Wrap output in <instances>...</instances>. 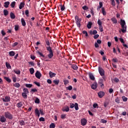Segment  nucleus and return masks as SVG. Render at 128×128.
Returning <instances> with one entry per match:
<instances>
[{
    "mask_svg": "<svg viewBox=\"0 0 128 128\" xmlns=\"http://www.w3.org/2000/svg\"><path fill=\"white\" fill-rule=\"evenodd\" d=\"M90 34H98V31L96 30H94V31H90Z\"/></svg>",
    "mask_w": 128,
    "mask_h": 128,
    "instance_id": "42",
    "label": "nucleus"
},
{
    "mask_svg": "<svg viewBox=\"0 0 128 128\" xmlns=\"http://www.w3.org/2000/svg\"><path fill=\"white\" fill-rule=\"evenodd\" d=\"M46 49H47V50H48L49 52H52V48H50V47H47Z\"/></svg>",
    "mask_w": 128,
    "mask_h": 128,
    "instance_id": "49",
    "label": "nucleus"
},
{
    "mask_svg": "<svg viewBox=\"0 0 128 128\" xmlns=\"http://www.w3.org/2000/svg\"><path fill=\"white\" fill-rule=\"evenodd\" d=\"M111 20L113 24H118V20L114 18H112Z\"/></svg>",
    "mask_w": 128,
    "mask_h": 128,
    "instance_id": "18",
    "label": "nucleus"
},
{
    "mask_svg": "<svg viewBox=\"0 0 128 128\" xmlns=\"http://www.w3.org/2000/svg\"><path fill=\"white\" fill-rule=\"evenodd\" d=\"M56 128V125L54 124V123H52L50 125V128Z\"/></svg>",
    "mask_w": 128,
    "mask_h": 128,
    "instance_id": "38",
    "label": "nucleus"
},
{
    "mask_svg": "<svg viewBox=\"0 0 128 128\" xmlns=\"http://www.w3.org/2000/svg\"><path fill=\"white\" fill-rule=\"evenodd\" d=\"M72 68H73V70H76L78 68V66H76V64L72 65Z\"/></svg>",
    "mask_w": 128,
    "mask_h": 128,
    "instance_id": "27",
    "label": "nucleus"
},
{
    "mask_svg": "<svg viewBox=\"0 0 128 128\" xmlns=\"http://www.w3.org/2000/svg\"><path fill=\"white\" fill-rule=\"evenodd\" d=\"M106 120H104V119H102L101 120V122H102V124H106Z\"/></svg>",
    "mask_w": 128,
    "mask_h": 128,
    "instance_id": "54",
    "label": "nucleus"
},
{
    "mask_svg": "<svg viewBox=\"0 0 128 128\" xmlns=\"http://www.w3.org/2000/svg\"><path fill=\"white\" fill-rule=\"evenodd\" d=\"M66 114H62L61 118H62V120H64V118H66Z\"/></svg>",
    "mask_w": 128,
    "mask_h": 128,
    "instance_id": "52",
    "label": "nucleus"
},
{
    "mask_svg": "<svg viewBox=\"0 0 128 128\" xmlns=\"http://www.w3.org/2000/svg\"><path fill=\"white\" fill-rule=\"evenodd\" d=\"M102 14L103 16H106V9L104 8H102Z\"/></svg>",
    "mask_w": 128,
    "mask_h": 128,
    "instance_id": "24",
    "label": "nucleus"
},
{
    "mask_svg": "<svg viewBox=\"0 0 128 128\" xmlns=\"http://www.w3.org/2000/svg\"><path fill=\"white\" fill-rule=\"evenodd\" d=\"M112 2V6H116V4L114 2V0H111Z\"/></svg>",
    "mask_w": 128,
    "mask_h": 128,
    "instance_id": "60",
    "label": "nucleus"
},
{
    "mask_svg": "<svg viewBox=\"0 0 128 128\" xmlns=\"http://www.w3.org/2000/svg\"><path fill=\"white\" fill-rule=\"evenodd\" d=\"M6 66L7 68H12V66H10V64L8 63V62H6Z\"/></svg>",
    "mask_w": 128,
    "mask_h": 128,
    "instance_id": "28",
    "label": "nucleus"
},
{
    "mask_svg": "<svg viewBox=\"0 0 128 128\" xmlns=\"http://www.w3.org/2000/svg\"><path fill=\"white\" fill-rule=\"evenodd\" d=\"M99 73L102 76H104V70L102 68L98 67V68Z\"/></svg>",
    "mask_w": 128,
    "mask_h": 128,
    "instance_id": "5",
    "label": "nucleus"
},
{
    "mask_svg": "<svg viewBox=\"0 0 128 128\" xmlns=\"http://www.w3.org/2000/svg\"><path fill=\"white\" fill-rule=\"evenodd\" d=\"M23 92H24L23 93L24 94H28V90L26 88H24L23 89Z\"/></svg>",
    "mask_w": 128,
    "mask_h": 128,
    "instance_id": "30",
    "label": "nucleus"
},
{
    "mask_svg": "<svg viewBox=\"0 0 128 128\" xmlns=\"http://www.w3.org/2000/svg\"><path fill=\"white\" fill-rule=\"evenodd\" d=\"M67 90H72V86H70L67 87Z\"/></svg>",
    "mask_w": 128,
    "mask_h": 128,
    "instance_id": "57",
    "label": "nucleus"
},
{
    "mask_svg": "<svg viewBox=\"0 0 128 128\" xmlns=\"http://www.w3.org/2000/svg\"><path fill=\"white\" fill-rule=\"evenodd\" d=\"M36 104H40V99L38 98H36L35 100Z\"/></svg>",
    "mask_w": 128,
    "mask_h": 128,
    "instance_id": "51",
    "label": "nucleus"
},
{
    "mask_svg": "<svg viewBox=\"0 0 128 128\" xmlns=\"http://www.w3.org/2000/svg\"><path fill=\"white\" fill-rule=\"evenodd\" d=\"M29 70L31 74H33L34 72V68H30Z\"/></svg>",
    "mask_w": 128,
    "mask_h": 128,
    "instance_id": "31",
    "label": "nucleus"
},
{
    "mask_svg": "<svg viewBox=\"0 0 128 128\" xmlns=\"http://www.w3.org/2000/svg\"><path fill=\"white\" fill-rule=\"evenodd\" d=\"M119 40L122 44H124V39L122 38H120Z\"/></svg>",
    "mask_w": 128,
    "mask_h": 128,
    "instance_id": "63",
    "label": "nucleus"
},
{
    "mask_svg": "<svg viewBox=\"0 0 128 128\" xmlns=\"http://www.w3.org/2000/svg\"><path fill=\"white\" fill-rule=\"evenodd\" d=\"M89 78L92 80H95L94 76V74H92V73L89 74Z\"/></svg>",
    "mask_w": 128,
    "mask_h": 128,
    "instance_id": "15",
    "label": "nucleus"
},
{
    "mask_svg": "<svg viewBox=\"0 0 128 128\" xmlns=\"http://www.w3.org/2000/svg\"><path fill=\"white\" fill-rule=\"evenodd\" d=\"M4 78L6 80V82H12V80H10V78H8V77H4Z\"/></svg>",
    "mask_w": 128,
    "mask_h": 128,
    "instance_id": "35",
    "label": "nucleus"
},
{
    "mask_svg": "<svg viewBox=\"0 0 128 128\" xmlns=\"http://www.w3.org/2000/svg\"><path fill=\"white\" fill-rule=\"evenodd\" d=\"M35 76L36 78H38L40 80V76H42V74H40V72L36 71Z\"/></svg>",
    "mask_w": 128,
    "mask_h": 128,
    "instance_id": "7",
    "label": "nucleus"
},
{
    "mask_svg": "<svg viewBox=\"0 0 128 128\" xmlns=\"http://www.w3.org/2000/svg\"><path fill=\"white\" fill-rule=\"evenodd\" d=\"M104 106L105 108H106L108 106V102H105L104 103Z\"/></svg>",
    "mask_w": 128,
    "mask_h": 128,
    "instance_id": "56",
    "label": "nucleus"
},
{
    "mask_svg": "<svg viewBox=\"0 0 128 128\" xmlns=\"http://www.w3.org/2000/svg\"><path fill=\"white\" fill-rule=\"evenodd\" d=\"M98 96L100 98H102L104 96V92L102 91L98 92Z\"/></svg>",
    "mask_w": 128,
    "mask_h": 128,
    "instance_id": "8",
    "label": "nucleus"
},
{
    "mask_svg": "<svg viewBox=\"0 0 128 128\" xmlns=\"http://www.w3.org/2000/svg\"><path fill=\"white\" fill-rule=\"evenodd\" d=\"M35 114L36 116H40V110H38V108H36L35 110Z\"/></svg>",
    "mask_w": 128,
    "mask_h": 128,
    "instance_id": "14",
    "label": "nucleus"
},
{
    "mask_svg": "<svg viewBox=\"0 0 128 128\" xmlns=\"http://www.w3.org/2000/svg\"><path fill=\"white\" fill-rule=\"evenodd\" d=\"M98 88V83L96 82H94L92 85L91 86V88L92 90H96Z\"/></svg>",
    "mask_w": 128,
    "mask_h": 128,
    "instance_id": "6",
    "label": "nucleus"
},
{
    "mask_svg": "<svg viewBox=\"0 0 128 128\" xmlns=\"http://www.w3.org/2000/svg\"><path fill=\"white\" fill-rule=\"evenodd\" d=\"M14 72L16 74H20V70H14Z\"/></svg>",
    "mask_w": 128,
    "mask_h": 128,
    "instance_id": "37",
    "label": "nucleus"
},
{
    "mask_svg": "<svg viewBox=\"0 0 128 128\" xmlns=\"http://www.w3.org/2000/svg\"><path fill=\"white\" fill-rule=\"evenodd\" d=\"M64 84H65V86H66V84H68V80H64Z\"/></svg>",
    "mask_w": 128,
    "mask_h": 128,
    "instance_id": "50",
    "label": "nucleus"
},
{
    "mask_svg": "<svg viewBox=\"0 0 128 128\" xmlns=\"http://www.w3.org/2000/svg\"><path fill=\"white\" fill-rule=\"evenodd\" d=\"M62 112H68L70 110V108L68 106H66V107H64L62 108Z\"/></svg>",
    "mask_w": 128,
    "mask_h": 128,
    "instance_id": "12",
    "label": "nucleus"
},
{
    "mask_svg": "<svg viewBox=\"0 0 128 128\" xmlns=\"http://www.w3.org/2000/svg\"><path fill=\"white\" fill-rule=\"evenodd\" d=\"M38 92V90H36V88H33L31 90V92H32V94H34V92Z\"/></svg>",
    "mask_w": 128,
    "mask_h": 128,
    "instance_id": "47",
    "label": "nucleus"
},
{
    "mask_svg": "<svg viewBox=\"0 0 128 128\" xmlns=\"http://www.w3.org/2000/svg\"><path fill=\"white\" fill-rule=\"evenodd\" d=\"M49 76H50V78H54V76H56V73H54V72H52L51 71H50L49 72Z\"/></svg>",
    "mask_w": 128,
    "mask_h": 128,
    "instance_id": "10",
    "label": "nucleus"
},
{
    "mask_svg": "<svg viewBox=\"0 0 128 128\" xmlns=\"http://www.w3.org/2000/svg\"><path fill=\"white\" fill-rule=\"evenodd\" d=\"M54 56V53H52V52H50L49 54H48V58H52Z\"/></svg>",
    "mask_w": 128,
    "mask_h": 128,
    "instance_id": "23",
    "label": "nucleus"
},
{
    "mask_svg": "<svg viewBox=\"0 0 128 128\" xmlns=\"http://www.w3.org/2000/svg\"><path fill=\"white\" fill-rule=\"evenodd\" d=\"M99 30L100 32H104V28H102V25L99 26Z\"/></svg>",
    "mask_w": 128,
    "mask_h": 128,
    "instance_id": "41",
    "label": "nucleus"
},
{
    "mask_svg": "<svg viewBox=\"0 0 128 128\" xmlns=\"http://www.w3.org/2000/svg\"><path fill=\"white\" fill-rule=\"evenodd\" d=\"M9 54L10 56H14V51H11L9 52Z\"/></svg>",
    "mask_w": 128,
    "mask_h": 128,
    "instance_id": "33",
    "label": "nucleus"
},
{
    "mask_svg": "<svg viewBox=\"0 0 128 128\" xmlns=\"http://www.w3.org/2000/svg\"><path fill=\"white\" fill-rule=\"evenodd\" d=\"M25 14H26L27 16H28V10H26L25 11Z\"/></svg>",
    "mask_w": 128,
    "mask_h": 128,
    "instance_id": "64",
    "label": "nucleus"
},
{
    "mask_svg": "<svg viewBox=\"0 0 128 128\" xmlns=\"http://www.w3.org/2000/svg\"><path fill=\"white\" fill-rule=\"evenodd\" d=\"M120 24L122 28V32H126V22L124 21V20H121Z\"/></svg>",
    "mask_w": 128,
    "mask_h": 128,
    "instance_id": "1",
    "label": "nucleus"
},
{
    "mask_svg": "<svg viewBox=\"0 0 128 128\" xmlns=\"http://www.w3.org/2000/svg\"><path fill=\"white\" fill-rule=\"evenodd\" d=\"M2 100L3 102H10V98L8 96H6L5 98H2Z\"/></svg>",
    "mask_w": 128,
    "mask_h": 128,
    "instance_id": "11",
    "label": "nucleus"
},
{
    "mask_svg": "<svg viewBox=\"0 0 128 128\" xmlns=\"http://www.w3.org/2000/svg\"><path fill=\"white\" fill-rule=\"evenodd\" d=\"M29 64H30L32 66H34V62H28Z\"/></svg>",
    "mask_w": 128,
    "mask_h": 128,
    "instance_id": "58",
    "label": "nucleus"
},
{
    "mask_svg": "<svg viewBox=\"0 0 128 128\" xmlns=\"http://www.w3.org/2000/svg\"><path fill=\"white\" fill-rule=\"evenodd\" d=\"M112 61L114 62H118V59H116V58H112Z\"/></svg>",
    "mask_w": 128,
    "mask_h": 128,
    "instance_id": "61",
    "label": "nucleus"
},
{
    "mask_svg": "<svg viewBox=\"0 0 128 128\" xmlns=\"http://www.w3.org/2000/svg\"><path fill=\"white\" fill-rule=\"evenodd\" d=\"M10 18L12 19L16 18V16H14V14L12 12H10Z\"/></svg>",
    "mask_w": 128,
    "mask_h": 128,
    "instance_id": "25",
    "label": "nucleus"
},
{
    "mask_svg": "<svg viewBox=\"0 0 128 128\" xmlns=\"http://www.w3.org/2000/svg\"><path fill=\"white\" fill-rule=\"evenodd\" d=\"M10 6L12 8H14V6H16V2H13L11 3Z\"/></svg>",
    "mask_w": 128,
    "mask_h": 128,
    "instance_id": "46",
    "label": "nucleus"
},
{
    "mask_svg": "<svg viewBox=\"0 0 128 128\" xmlns=\"http://www.w3.org/2000/svg\"><path fill=\"white\" fill-rule=\"evenodd\" d=\"M4 116L9 120H12V116L8 112H4Z\"/></svg>",
    "mask_w": 128,
    "mask_h": 128,
    "instance_id": "3",
    "label": "nucleus"
},
{
    "mask_svg": "<svg viewBox=\"0 0 128 128\" xmlns=\"http://www.w3.org/2000/svg\"><path fill=\"white\" fill-rule=\"evenodd\" d=\"M14 86L15 88H20V84H19V83L16 82L14 84Z\"/></svg>",
    "mask_w": 128,
    "mask_h": 128,
    "instance_id": "32",
    "label": "nucleus"
},
{
    "mask_svg": "<svg viewBox=\"0 0 128 128\" xmlns=\"http://www.w3.org/2000/svg\"><path fill=\"white\" fill-rule=\"evenodd\" d=\"M75 20L76 21L77 26L78 28H80V20L78 18V16H75Z\"/></svg>",
    "mask_w": 128,
    "mask_h": 128,
    "instance_id": "2",
    "label": "nucleus"
},
{
    "mask_svg": "<svg viewBox=\"0 0 128 128\" xmlns=\"http://www.w3.org/2000/svg\"><path fill=\"white\" fill-rule=\"evenodd\" d=\"M92 26V22H88L87 24V28H91Z\"/></svg>",
    "mask_w": 128,
    "mask_h": 128,
    "instance_id": "19",
    "label": "nucleus"
},
{
    "mask_svg": "<svg viewBox=\"0 0 128 128\" xmlns=\"http://www.w3.org/2000/svg\"><path fill=\"white\" fill-rule=\"evenodd\" d=\"M8 6H10V2H6L4 3V6L6 8H8Z\"/></svg>",
    "mask_w": 128,
    "mask_h": 128,
    "instance_id": "17",
    "label": "nucleus"
},
{
    "mask_svg": "<svg viewBox=\"0 0 128 128\" xmlns=\"http://www.w3.org/2000/svg\"><path fill=\"white\" fill-rule=\"evenodd\" d=\"M24 2H21L20 4V6H19V8L20 10H22V8H24Z\"/></svg>",
    "mask_w": 128,
    "mask_h": 128,
    "instance_id": "21",
    "label": "nucleus"
},
{
    "mask_svg": "<svg viewBox=\"0 0 128 128\" xmlns=\"http://www.w3.org/2000/svg\"><path fill=\"white\" fill-rule=\"evenodd\" d=\"M106 76H102V79H100L98 81V84L100 86H104V81L106 80Z\"/></svg>",
    "mask_w": 128,
    "mask_h": 128,
    "instance_id": "4",
    "label": "nucleus"
},
{
    "mask_svg": "<svg viewBox=\"0 0 128 128\" xmlns=\"http://www.w3.org/2000/svg\"><path fill=\"white\" fill-rule=\"evenodd\" d=\"M98 26H102V20H98Z\"/></svg>",
    "mask_w": 128,
    "mask_h": 128,
    "instance_id": "39",
    "label": "nucleus"
},
{
    "mask_svg": "<svg viewBox=\"0 0 128 128\" xmlns=\"http://www.w3.org/2000/svg\"><path fill=\"white\" fill-rule=\"evenodd\" d=\"M70 108H74V104L72 103L70 104Z\"/></svg>",
    "mask_w": 128,
    "mask_h": 128,
    "instance_id": "53",
    "label": "nucleus"
},
{
    "mask_svg": "<svg viewBox=\"0 0 128 128\" xmlns=\"http://www.w3.org/2000/svg\"><path fill=\"white\" fill-rule=\"evenodd\" d=\"M102 8V2H99V7H98L97 8L98 10H100V8Z\"/></svg>",
    "mask_w": 128,
    "mask_h": 128,
    "instance_id": "20",
    "label": "nucleus"
},
{
    "mask_svg": "<svg viewBox=\"0 0 128 128\" xmlns=\"http://www.w3.org/2000/svg\"><path fill=\"white\" fill-rule=\"evenodd\" d=\"M74 108L76 110H78V103H75L74 105Z\"/></svg>",
    "mask_w": 128,
    "mask_h": 128,
    "instance_id": "22",
    "label": "nucleus"
},
{
    "mask_svg": "<svg viewBox=\"0 0 128 128\" xmlns=\"http://www.w3.org/2000/svg\"><path fill=\"white\" fill-rule=\"evenodd\" d=\"M0 120L1 122H4L6 120V118H4V116H0Z\"/></svg>",
    "mask_w": 128,
    "mask_h": 128,
    "instance_id": "13",
    "label": "nucleus"
},
{
    "mask_svg": "<svg viewBox=\"0 0 128 128\" xmlns=\"http://www.w3.org/2000/svg\"><path fill=\"white\" fill-rule=\"evenodd\" d=\"M28 94L26 93H22V96H23V98H28V96L26 95Z\"/></svg>",
    "mask_w": 128,
    "mask_h": 128,
    "instance_id": "36",
    "label": "nucleus"
},
{
    "mask_svg": "<svg viewBox=\"0 0 128 128\" xmlns=\"http://www.w3.org/2000/svg\"><path fill=\"white\" fill-rule=\"evenodd\" d=\"M22 102H20L19 103L17 104V108H22Z\"/></svg>",
    "mask_w": 128,
    "mask_h": 128,
    "instance_id": "29",
    "label": "nucleus"
},
{
    "mask_svg": "<svg viewBox=\"0 0 128 128\" xmlns=\"http://www.w3.org/2000/svg\"><path fill=\"white\" fill-rule=\"evenodd\" d=\"M4 16H8V11L6 10H4Z\"/></svg>",
    "mask_w": 128,
    "mask_h": 128,
    "instance_id": "34",
    "label": "nucleus"
},
{
    "mask_svg": "<svg viewBox=\"0 0 128 128\" xmlns=\"http://www.w3.org/2000/svg\"><path fill=\"white\" fill-rule=\"evenodd\" d=\"M21 22L22 24V26H26V21L24 20V18H21Z\"/></svg>",
    "mask_w": 128,
    "mask_h": 128,
    "instance_id": "16",
    "label": "nucleus"
},
{
    "mask_svg": "<svg viewBox=\"0 0 128 128\" xmlns=\"http://www.w3.org/2000/svg\"><path fill=\"white\" fill-rule=\"evenodd\" d=\"M40 122H44V118L41 117L39 118Z\"/></svg>",
    "mask_w": 128,
    "mask_h": 128,
    "instance_id": "55",
    "label": "nucleus"
},
{
    "mask_svg": "<svg viewBox=\"0 0 128 128\" xmlns=\"http://www.w3.org/2000/svg\"><path fill=\"white\" fill-rule=\"evenodd\" d=\"M82 34H85L86 36H88V32L86 30H84Z\"/></svg>",
    "mask_w": 128,
    "mask_h": 128,
    "instance_id": "45",
    "label": "nucleus"
},
{
    "mask_svg": "<svg viewBox=\"0 0 128 128\" xmlns=\"http://www.w3.org/2000/svg\"><path fill=\"white\" fill-rule=\"evenodd\" d=\"M53 82L54 84H58L60 83V80H54Z\"/></svg>",
    "mask_w": 128,
    "mask_h": 128,
    "instance_id": "26",
    "label": "nucleus"
},
{
    "mask_svg": "<svg viewBox=\"0 0 128 128\" xmlns=\"http://www.w3.org/2000/svg\"><path fill=\"white\" fill-rule=\"evenodd\" d=\"M98 36H100V35L98 34H95L94 36V38L95 39V40H96V38H98Z\"/></svg>",
    "mask_w": 128,
    "mask_h": 128,
    "instance_id": "59",
    "label": "nucleus"
},
{
    "mask_svg": "<svg viewBox=\"0 0 128 128\" xmlns=\"http://www.w3.org/2000/svg\"><path fill=\"white\" fill-rule=\"evenodd\" d=\"M115 102H117V104H120V98H117L116 99Z\"/></svg>",
    "mask_w": 128,
    "mask_h": 128,
    "instance_id": "62",
    "label": "nucleus"
},
{
    "mask_svg": "<svg viewBox=\"0 0 128 128\" xmlns=\"http://www.w3.org/2000/svg\"><path fill=\"white\" fill-rule=\"evenodd\" d=\"M26 88H30L32 86V84H26Z\"/></svg>",
    "mask_w": 128,
    "mask_h": 128,
    "instance_id": "44",
    "label": "nucleus"
},
{
    "mask_svg": "<svg viewBox=\"0 0 128 128\" xmlns=\"http://www.w3.org/2000/svg\"><path fill=\"white\" fill-rule=\"evenodd\" d=\"M93 107L94 108H98V106L96 103H95L93 104Z\"/></svg>",
    "mask_w": 128,
    "mask_h": 128,
    "instance_id": "43",
    "label": "nucleus"
},
{
    "mask_svg": "<svg viewBox=\"0 0 128 128\" xmlns=\"http://www.w3.org/2000/svg\"><path fill=\"white\" fill-rule=\"evenodd\" d=\"M82 8L84 10H88V7L86 6H84L82 7Z\"/></svg>",
    "mask_w": 128,
    "mask_h": 128,
    "instance_id": "40",
    "label": "nucleus"
},
{
    "mask_svg": "<svg viewBox=\"0 0 128 128\" xmlns=\"http://www.w3.org/2000/svg\"><path fill=\"white\" fill-rule=\"evenodd\" d=\"M122 100H124V102H126L128 100V98L124 96H123L122 97Z\"/></svg>",
    "mask_w": 128,
    "mask_h": 128,
    "instance_id": "48",
    "label": "nucleus"
},
{
    "mask_svg": "<svg viewBox=\"0 0 128 128\" xmlns=\"http://www.w3.org/2000/svg\"><path fill=\"white\" fill-rule=\"evenodd\" d=\"M86 120L84 119V118H82L81 120V124L82 126H86Z\"/></svg>",
    "mask_w": 128,
    "mask_h": 128,
    "instance_id": "9",
    "label": "nucleus"
}]
</instances>
